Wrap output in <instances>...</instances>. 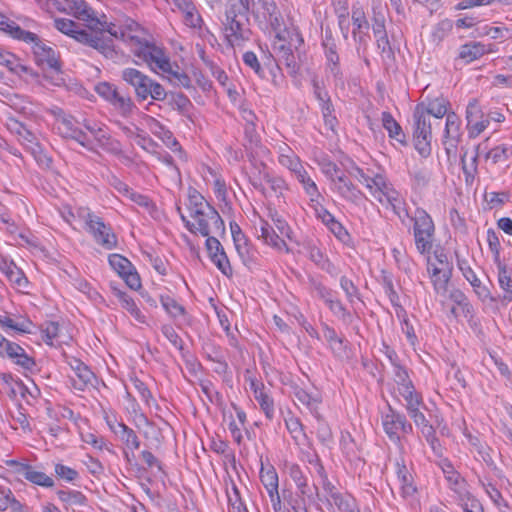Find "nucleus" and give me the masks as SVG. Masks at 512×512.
<instances>
[{"label":"nucleus","instance_id":"26","mask_svg":"<svg viewBox=\"0 0 512 512\" xmlns=\"http://www.w3.org/2000/svg\"><path fill=\"white\" fill-rule=\"evenodd\" d=\"M70 366L74 372L72 381L75 389L83 391L89 385H93L95 375L87 365L80 360L74 359Z\"/></svg>","mask_w":512,"mask_h":512},{"label":"nucleus","instance_id":"64","mask_svg":"<svg viewBox=\"0 0 512 512\" xmlns=\"http://www.w3.org/2000/svg\"><path fill=\"white\" fill-rule=\"evenodd\" d=\"M334 502L342 512H360L356 507L355 500L350 496L336 495Z\"/></svg>","mask_w":512,"mask_h":512},{"label":"nucleus","instance_id":"58","mask_svg":"<svg viewBox=\"0 0 512 512\" xmlns=\"http://www.w3.org/2000/svg\"><path fill=\"white\" fill-rule=\"evenodd\" d=\"M111 104L124 116L132 113L135 108L131 98L117 93L116 97L111 101Z\"/></svg>","mask_w":512,"mask_h":512},{"label":"nucleus","instance_id":"51","mask_svg":"<svg viewBox=\"0 0 512 512\" xmlns=\"http://www.w3.org/2000/svg\"><path fill=\"white\" fill-rule=\"evenodd\" d=\"M204 179L207 183L212 182L213 189L218 198H224L226 194V184L211 168H203Z\"/></svg>","mask_w":512,"mask_h":512},{"label":"nucleus","instance_id":"43","mask_svg":"<svg viewBox=\"0 0 512 512\" xmlns=\"http://www.w3.org/2000/svg\"><path fill=\"white\" fill-rule=\"evenodd\" d=\"M0 64L8 68L9 71L22 75L23 73H28L29 68L22 65L19 62V59L12 53L8 51H4L0 48Z\"/></svg>","mask_w":512,"mask_h":512},{"label":"nucleus","instance_id":"25","mask_svg":"<svg viewBox=\"0 0 512 512\" xmlns=\"http://www.w3.org/2000/svg\"><path fill=\"white\" fill-rule=\"evenodd\" d=\"M113 296L118 300L120 306L126 310L137 322L146 323V316L142 313L135 300L125 291L111 283Z\"/></svg>","mask_w":512,"mask_h":512},{"label":"nucleus","instance_id":"32","mask_svg":"<svg viewBox=\"0 0 512 512\" xmlns=\"http://www.w3.org/2000/svg\"><path fill=\"white\" fill-rule=\"evenodd\" d=\"M279 163L287 168L293 175L304 168L300 158L286 144L279 146Z\"/></svg>","mask_w":512,"mask_h":512},{"label":"nucleus","instance_id":"38","mask_svg":"<svg viewBox=\"0 0 512 512\" xmlns=\"http://www.w3.org/2000/svg\"><path fill=\"white\" fill-rule=\"evenodd\" d=\"M89 139L92 142V148H89L90 150H93L95 146H98L113 153L120 151L119 143L110 137L105 126L92 138L89 137Z\"/></svg>","mask_w":512,"mask_h":512},{"label":"nucleus","instance_id":"56","mask_svg":"<svg viewBox=\"0 0 512 512\" xmlns=\"http://www.w3.org/2000/svg\"><path fill=\"white\" fill-rule=\"evenodd\" d=\"M277 37L279 39V44L275 43L274 49L275 50H279V53H280L279 57L284 59L285 63L288 66H290L293 63V60H294V56H293V53H292L291 48H290V46L293 43V39L292 38L290 39L289 46H287L286 40H285V36H283L282 34L278 33Z\"/></svg>","mask_w":512,"mask_h":512},{"label":"nucleus","instance_id":"28","mask_svg":"<svg viewBox=\"0 0 512 512\" xmlns=\"http://www.w3.org/2000/svg\"><path fill=\"white\" fill-rule=\"evenodd\" d=\"M5 357L24 370L31 371L35 367L34 359L17 343L10 342Z\"/></svg>","mask_w":512,"mask_h":512},{"label":"nucleus","instance_id":"30","mask_svg":"<svg viewBox=\"0 0 512 512\" xmlns=\"http://www.w3.org/2000/svg\"><path fill=\"white\" fill-rule=\"evenodd\" d=\"M293 394L295 399L304 405L311 413L315 415L318 413V408L321 403V396L318 392H310L303 387L295 386Z\"/></svg>","mask_w":512,"mask_h":512},{"label":"nucleus","instance_id":"8","mask_svg":"<svg viewBox=\"0 0 512 512\" xmlns=\"http://www.w3.org/2000/svg\"><path fill=\"white\" fill-rule=\"evenodd\" d=\"M511 153V148L506 145H499L487 151V140L477 145L475 153L471 156L470 162H467V153L462 157L463 171L466 175V181L473 178L477 170V159L484 157L486 161L492 164L505 162Z\"/></svg>","mask_w":512,"mask_h":512},{"label":"nucleus","instance_id":"55","mask_svg":"<svg viewBox=\"0 0 512 512\" xmlns=\"http://www.w3.org/2000/svg\"><path fill=\"white\" fill-rule=\"evenodd\" d=\"M394 383L392 394L397 395V393L401 392L402 387H410L412 386V382L409 379L407 371L401 366H394Z\"/></svg>","mask_w":512,"mask_h":512},{"label":"nucleus","instance_id":"15","mask_svg":"<svg viewBox=\"0 0 512 512\" xmlns=\"http://www.w3.org/2000/svg\"><path fill=\"white\" fill-rule=\"evenodd\" d=\"M109 264L129 288L137 290L141 287L140 277L127 258L119 254H112L109 256Z\"/></svg>","mask_w":512,"mask_h":512},{"label":"nucleus","instance_id":"13","mask_svg":"<svg viewBox=\"0 0 512 512\" xmlns=\"http://www.w3.org/2000/svg\"><path fill=\"white\" fill-rule=\"evenodd\" d=\"M0 328L8 335L31 334L34 324L27 315L4 312L0 314Z\"/></svg>","mask_w":512,"mask_h":512},{"label":"nucleus","instance_id":"16","mask_svg":"<svg viewBox=\"0 0 512 512\" xmlns=\"http://www.w3.org/2000/svg\"><path fill=\"white\" fill-rule=\"evenodd\" d=\"M462 137V129H461V119L459 116L450 112L447 114L444 135H443V145L445 151L448 155L455 154L457 150V146L461 141Z\"/></svg>","mask_w":512,"mask_h":512},{"label":"nucleus","instance_id":"31","mask_svg":"<svg viewBox=\"0 0 512 512\" xmlns=\"http://www.w3.org/2000/svg\"><path fill=\"white\" fill-rule=\"evenodd\" d=\"M490 52H492L491 45H485L481 42H470L460 47L459 58L466 63H470Z\"/></svg>","mask_w":512,"mask_h":512},{"label":"nucleus","instance_id":"42","mask_svg":"<svg viewBox=\"0 0 512 512\" xmlns=\"http://www.w3.org/2000/svg\"><path fill=\"white\" fill-rule=\"evenodd\" d=\"M118 190L124 193L130 200L135 202L137 205L146 209L150 214L153 213L155 206L147 196L131 190L126 184L123 183H119Z\"/></svg>","mask_w":512,"mask_h":512},{"label":"nucleus","instance_id":"60","mask_svg":"<svg viewBox=\"0 0 512 512\" xmlns=\"http://www.w3.org/2000/svg\"><path fill=\"white\" fill-rule=\"evenodd\" d=\"M452 22L449 20H443L438 23L432 31L431 37L434 43H440L452 30Z\"/></svg>","mask_w":512,"mask_h":512},{"label":"nucleus","instance_id":"35","mask_svg":"<svg viewBox=\"0 0 512 512\" xmlns=\"http://www.w3.org/2000/svg\"><path fill=\"white\" fill-rule=\"evenodd\" d=\"M352 22L354 26V37H359V40H362V37L366 35L369 30V23L366 19L363 7L359 4H354L352 7Z\"/></svg>","mask_w":512,"mask_h":512},{"label":"nucleus","instance_id":"17","mask_svg":"<svg viewBox=\"0 0 512 512\" xmlns=\"http://www.w3.org/2000/svg\"><path fill=\"white\" fill-rule=\"evenodd\" d=\"M107 424L110 430L120 439L125 445V455L127 458L134 457L136 450L140 448V440L136 435L135 431L129 428L123 422H119L116 419L107 420Z\"/></svg>","mask_w":512,"mask_h":512},{"label":"nucleus","instance_id":"44","mask_svg":"<svg viewBox=\"0 0 512 512\" xmlns=\"http://www.w3.org/2000/svg\"><path fill=\"white\" fill-rule=\"evenodd\" d=\"M456 495L463 512H484L481 503L470 494L467 488L459 490Z\"/></svg>","mask_w":512,"mask_h":512},{"label":"nucleus","instance_id":"7","mask_svg":"<svg viewBox=\"0 0 512 512\" xmlns=\"http://www.w3.org/2000/svg\"><path fill=\"white\" fill-rule=\"evenodd\" d=\"M410 219L413 223L412 233L416 250L421 255L431 254L435 238V224L432 217L423 208H416Z\"/></svg>","mask_w":512,"mask_h":512},{"label":"nucleus","instance_id":"11","mask_svg":"<svg viewBox=\"0 0 512 512\" xmlns=\"http://www.w3.org/2000/svg\"><path fill=\"white\" fill-rule=\"evenodd\" d=\"M466 128L470 138H476L489 126L487 113L483 111L477 99H471L466 107Z\"/></svg>","mask_w":512,"mask_h":512},{"label":"nucleus","instance_id":"37","mask_svg":"<svg viewBox=\"0 0 512 512\" xmlns=\"http://www.w3.org/2000/svg\"><path fill=\"white\" fill-rule=\"evenodd\" d=\"M25 512L24 505L18 501L12 490L6 486H0V512Z\"/></svg>","mask_w":512,"mask_h":512},{"label":"nucleus","instance_id":"33","mask_svg":"<svg viewBox=\"0 0 512 512\" xmlns=\"http://www.w3.org/2000/svg\"><path fill=\"white\" fill-rule=\"evenodd\" d=\"M261 185L263 192L269 196L275 195L279 197L287 190V184L283 178L269 173L264 174Z\"/></svg>","mask_w":512,"mask_h":512},{"label":"nucleus","instance_id":"24","mask_svg":"<svg viewBox=\"0 0 512 512\" xmlns=\"http://www.w3.org/2000/svg\"><path fill=\"white\" fill-rule=\"evenodd\" d=\"M449 108V101L444 97H435L432 99H427L419 103L415 110L420 112L422 110V115L426 118H430L431 116L435 118H442L444 116L447 117Z\"/></svg>","mask_w":512,"mask_h":512},{"label":"nucleus","instance_id":"49","mask_svg":"<svg viewBox=\"0 0 512 512\" xmlns=\"http://www.w3.org/2000/svg\"><path fill=\"white\" fill-rule=\"evenodd\" d=\"M260 480L267 492L278 489V474L273 466L268 465L265 467L262 464Z\"/></svg>","mask_w":512,"mask_h":512},{"label":"nucleus","instance_id":"40","mask_svg":"<svg viewBox=\"0 0 512 512\" xmlns=\"http://www.w3.org/2000/svg\"><path fill=\"white\" fill-rule=\"evenodd\" d=\"M161 304L165 311L175 320H178L181 323H189L188 315L184 307L180 305L175 299L169 296L162 297Z\"/></svg>","mask_w":512,"mask_h":512},{"label":"nucleus","instance_id":"5","mask_svg":"<svg viewBox=\"0 0 512 512\" xmlns=\"http://www.w3.org/2000/svg\"><path fill=\"white\" fill-rule=\"evenodd\" d=\"M321 172L329 181L330 189L346 201L358 204L363 193L349 180L345 172L328 158L318 161Z\"/></svg>","mask_w":512,"mask_h":512},{"label":"nucleus","instance_id":"52","mask_svg":"<svg viewBox=\"0 0 512 512\" xmlns=\"http://www.w3.org/2000/svg\"><path fill=\"white\" fill-rule=\"evenodd\" d=\"M154 125L156 128L160 129L163 133L159 136V138L166 144L167 147H169L173 152H176L179 154V158L183 161L186 160V156L184 152L182 151V148L180 147L177 140L173 137L172 133L165 129L159 122H154Z\"/></svg>","mask_w":512,"mask_h":512},{"label":"nucleus","instance_id":"36","mask_svg":"<svg viewBox=\"0 0 512 512\" xmlns=\"http://www.w3.org/2000/svg\"><path fill=\"white\" fill-rule=\"evenodd\" d=\"M18 140L34 156V158L37 161H48V159L42 152V147L38 142L37 136L34 133H32L29 129L25 133H23L18 138Z\"/></svg>","mask_w":512,"mask_h":512},{"label":"nucleus","instance_id":"39","mask_svg":"<svg viewBox=\"0 0 512 512\" xmlns=\"http://www.w3.org/2000/svg\"><path fill=\"white\" fill-rule=\"evenodd\" d=\"M440 467L445 474L447 481L449 482L450 488L458 493L459 490L467 488L466 482L460 477V475L454 470L452 464L444 459L440 462Z\"/></svg>","mask_w":512,"mask_h":512},{"label":"nucleus","instance_id":"10","mask_svg":"<svg viewBox=\"0 0 512 512\" xmlns=\"http://www.w3.org/2000/svg\"><path fill=\"white\" fill-rule=\"evenodd\" d=\"M55 116V128L57 132L67 139H72L85 148H92L88 134L78 127V122L71 115L65 114L61 109L52 110Z\"/></svg>","mask_w":512,"mask_h":512},{"label":"nucleus","instance_id":"3","mask_svg":"<svg viewBox=\"0 0 512 512\" xmlns=\"http://www.w3.org/2000/svg\"><path fill=\"white\" fill-rule=\"evenodd\" d=\"M187 210L188 215L181 213V219L190 232L209 236L223 230L220 215L198 192L189 193Z\"/></svg>","mask_w":512,"mask_h":512},{"label":"nucleus","instance_id":"48","mask_svg":"<svg viewBox=\"0 0 512 512\" xmlns=\"http://www.w3.org/2000/svg\"><path fill=\"white\" fill-rule=\"evenodd\" d=\"M320 297L323 299L330 310L339 317H343L346 313L342 303L335 297L334 293L326 288H319Z\"/></svg>","mask_w":512,"mask_h":512},{"label":"nucleus","instance_id":"29","mask_svg":"<svg viewBox=\"0 0 512 512\" xmlns=\"http://www.w3.org/2000/svg\"><path fill=\"white\" fill-rule=\"evenodd\" d=\"M464 278L470 283L475 294L482 302L492 300V295L489 288L484 285L481 280L477 277L474 270L469 266L460 267Z\"/></svg>","mask_w":512,"mask_h":512},{"label":"nucleus","instance_id":"53","mask_svg":"<svg viewBox=\"0 0 512 512\" xmlns=\"http://www.w3.org/2000/svg\"><path fill=\"white\" fill-rule=\"evenodd\" d=\"M233 242L235 245V249L239 257L242 259L243 263H250L252 261L253 252L245 235H238L233 239Z\"/></svg>","mask_w":512,"mask_h":512},{"label":"nucleus","instance_id":"22","mask_svg":"<svg viewBox=\"0 0 512 512\" xmlns=\"http://www.w3.org/2000/svg\"><path fill=\"white\" fill-rule=\"evenodd\" d=\"M494 262L497 268V281L500 289L502 290V301L505 303L512 302V272L506 266V264L501 261L498 251L495 254Z\"/></svg>","mask_w":512,"mask_h":512},{"label":"nucleus","instance_id":"9","mask_svg":"<svg viewBox=\"0 0 512 512\" xmlns=\"http://www.w3.org/2000/svg\"><path fill=\"white\" fill-rule=\"evenodd\" d=\"M78 215L80 219L84 220L88 231L98 244L108 250L116 247L117 238L115 234L98 216L92 214L88 208H80Z\"/></svg>","mask_w":512,"mask_h":512},{"label":"nucleus","instance_id":"1","mask_svg":"<svg viewBox=\"0 0 512 512\" xmlns=\"http://www.w3.org/2000/svg\"><path fill=\"white\" fill-rule=\"evenodd\" d=\"M66 8L80 21L85 23L81 28L77 23L67 18H55L54 26L61 33L76 41L95 48L106 58L115 60L118 53L110 37L121 40L136 58L137 64L145 63L151 71L166 78L173 84L188 87L189 77L175 63H172L168 53L152 42L146 29L130 18L117 23H107L99 18L84 0H64Z\"/></svg>","mask_w":512,"mask_h":512},{"label":"nucleus","instance_id":"50","mask_svg":"<svg viewBox=\"0 0 512 512\" xmlns=\"http://www.w3.org/2000/svg\"><path fill=\"white\" fill-rule=\"evenodd\" d=\"M414 136H432L430 118L422 115V110L417 112L414 110Z\"/></svg>","mask_w":512,"mask_h":512},{"label":"nucleus","instance_id":"18","mask_svg":"<svg viewBox=\"0 0 512 512\" xmlns=\"http://www.w3.org/2000/svg\"><path fill=\"white\" fill-rule=\"evenodd\" d=\"M396 487L401 497L407 501H413L417 493V487L413 475L404 461H397L395 465Z\"/></svg>","mask_w":512,"mask_h":512},{"label":"nucleus","instance_id":"59","mask_svg":"<svg viewBox=\"0 0 512 512\" xmlns=\"http://www.w3.org/2000/svg\"><path fill=\"white\" fill-rule=\"evenodd\" d=\"M44 78L53 86H61L65 83L63 73L61 71V63L58 62L57 67H47L44 69Z\"/></svg>","mask_w":512,"mask_h":512},{"label":"nucleus","instance_id":"61","mask_svg":"<svg viewBox=\"0 0 512 512\" xmlns=\"http://www.w3.org/2000/svg\"><path fill=\"white\" fill-rule=\"evenodd\" d=\"M75 287L85 294L88 299L93 301L94 303H101L103 301L102 296L100 293L94 289L87 281L85 280H77L75 283Z\"/></svg>","mask_w":512,"mask_h":512},{"label":"nucleus","instance_id":"62","mask_svg":"<svg viewBox=\"0 0 512 512\" xmlns=\"http://www.w3.org/2000/svg\"><path fill=\"white\" fill-rule=\"evenodd\" d=\"M290 476L293 479V481L295 482V484H296L297 488L299 489L300 493L302 495H308L307 478L303 474V472H302V470L300 469L299 466H297V465L291 466V468H290Z\"/></svg>","mask_w":512,"mask_h":512},{"label":"nucleus","instance_id":"41","mask_svg":"<svg viewBox=\"0 0 512 512\" xmlns=\"http://www.w3.org/2000/svg\"><path fill=\"white\" fill-rule=\"evenodd\" d=\"M381 122L383 128L388 132L390 138L399 142H403L404 134L401 126L397 123L394 117L389 112H382Z\"/></svg>","mask_w":512,"mask_h":512},{"label":"nucleus","instance_id":"4","mask_svg":"<svg viewBox=\"0 0 512 512\" xmlns=\"http://www.w3.org/2000/svg\"><path fill=\"white\" fill-rule=\"evenodd\" d=\"M252 0H229L222 19V34L227 44L241 47L250 38V30L245 24L246 14L251 9Z\"/></svg>","mask_w":512,"mask_h":512},{"label":"nucleus","instance_id":"14","mask_svg":"<svg viewBox=\"0 0 512 512\" xmlns=\"http://www.w3.org/2000/svg\"><path fill=\"white\" fill-rule=\"evenodd\" d=\"M382 426L387 436L394 442L400 441V432L411 433L413 430L406 417L391 408L382 416Z\"/></svg>","mask_w":512,"mask_h":512},{"label":"nucleus","instance_id":"23","mask_svg":"<svg viewBox=\"0 0 512 512\" xmlns=\"http://www.w3.org/2000/svg\"><path fill=\"white\" fill-rule=\"evenodd\" d=\"M0 271L5 274L10 283L19 291L26 292L29 286L27 277L23 271L18 268L12 261L0 257Z\"/></svg>","mask_w":512,"mask_h":512},{"label":"nucleus","instance_id":"21","mask_svg":"<svg viewBox=\"0 0 512 512\" xmlns=\"http://www.w3.org/2000/svg\"><path fill=\"white\" fill-rule=\"evenodd\" d=\"M394 397L403 404L410 418L415 417L416 414H422V409L426 408L421 393L416 391L414 385L402 387L401 392Z\"/></svg>","mask_w":512,"mask_h":512},{"label":"nucleus","instance_id":"47","mask_svg":"<svg viewBox=\"0 0 512 512\" xmlns=\"http://www.w3.org/2000/svg\"><path fill=\"white\" fill-rule=\"evenodd\" d=\"M62 330L63 328L56 322L45 323L42 329L45 342L48 345L65 342V339L62 337Z\"/></svg>","mask_w":512,"mask_h":512},{"label":"nucleus","instance_id":"20","mask_svg":"<svg viewBox=\"0 0 512 512\" xmlns=\"http://www.w3.org/2000/svg\"><path fill=\"white\" fill-rule=\"evenodd\" d=\"M255 234L265 245L280 251L288 252V246L286 242L279 237L269 223L263 218L259 217L258 222L254 225Z\"/></svg>","mask_w":512,"mask_h":512},{"label":"nucleus","instance_id":"27","mask_svg":"<svg viewBox=\"0 0 512 512\" xmlns=\"http://www.w3.org/2000/svg\"><path fill=\"white\" fill-rule=\"evenodd\" d=\"M250 388L253 392L255 400L259 403L261 410L264 412L268 419L274 416V401L266 391L264 385L260 382L252 380Z\"/></svg>","mask_w":512,"mask_h":512},{"label":"nucleus","instance_id":"45","mask_svg":"<svg viewBox=\"0 0 512 512\" xmlns=\"http://www.w3.org/2000/svg\"><path fill=\"white\" fill-rule=\"evenodd\" d=\"M0 30H3L10 34L13 38L18 40H32L33 37L29 31H25L17 26L14 22L10 21L7 17L0 14Z\"/></svg>","mask_w":512,"mask_h":512},{"label":"nucleus","instance_id":"46","mask_svg":"<svg viewBox=\"0 0 512 512\" xmlns=\"http://www.w3.org/2000/svg\"><path fill=\"white\" fill-rule=\"evenodd\" d=\"M25 479L30 483L44 487V488H52L54 486V479L47 475L45 472L37 470L34 466H30Z\"/></svg>","mask_w":512,"mask_h":512},{"label":"nucleus","instance_id":"12","mask_svg":"<svg viewBox=\"0 0 512 512\" xmlns=\"http://www.w3.org/2000/svg\"><path fill=\"white\" fill-rule=\"evenodd\" d=\"M30 35L33 37L32 40L26 39L23 41L31 45V50L37 65L43 69L47 67H57L59 54L54 47L41 40L36 34L30 32Z\"/></svg>","mask_w":512,"mask_h":512},{"label":"nucleus","instance_id":"63","mask_svg":"<svg viewBox=\"0 0 512 512\" xmlns=\"http://www.w3.org/2000/svg\"><path fill=\"white\" fill-rule=\"evenodd\" d=\"M54 472L58 478L67 482H73L79 477V473L75 469L61 463L55 464Z\"/></svg>","mask_w":512,"mask_h":512},{"label":"nucleus","instance_id":"2","mask_svg":"<svg viewBox=\"0 0 512 512\" xmlns=\"http://www.w3.org/2000/svg\"><path fill=\"white\" fill-rule=\"evenodd\" d=\"M349 174L369 190L370 194L384 207L390 208L404 223L403 216H408L405 206V198L387 180L380 171L368 170L364 172L359 167H352Z\"/></svg>","mask_w":512,"mask_h":512},{"label":"nucleus","instance_id":"54","mask_svg":"<svg viewBox=\"0 0 512 512\" xmlns=\"http://www.w3.org/2000/svg\"><path fill=\"white\" fill-rule=\"evenodd\" d=\"M417 428L420 430L423 437L426 439V441H433L434 438H436V433L434 427L429 424L428 420L426 419L425 415L422 414H416L415 417L411 418Z\"/></svg>","mask_w":512,"mask_h":512},{"label":"nucleus","instance_id":"19","mask_svg":"<svg viewBox=\"0 0 512 512\" xmlns=\"http://www.w3.org/2000/svg\"><path fill=\"white\" fill-rule=\"evenodd\" d=\"M255 17L269 24L274 30L280 26V14L274 0H257L251 2Z\"/></svg>","mask_w":512,"mask_h":512},{"label":"nucleus","instance_id":"57","mask_svg":"<svg viewBox=\"0 0 512 512\" xmlns=\"http://www.w3.org/2000/svg\"><path fill=\"white\" fill-rule=\"evenodd\" d=\"M325 56H326V60H327L329 73L334 78H336L339 74V67H338L339 57L335 50L334 44H331L330 46L328 44H325Z\"/></svg>","mask_w":512,"mask_h":512},{"label":"nucleus","instance_id":"34","mask_svg":"<svg viewBox=\"0 0 512 512\" xmlns=\"http://www.w3.org/2000/svg\"><path fill=\"white\" fill-rule=\"evenodd\" d=\"M58 499L68 508L83 507L87 505L86 496L77 490L60 489L56 492Z\"/></svg>","mask_w":512,"mask_h":512},{"label":"nucleus","instance_id":"6","mask_svg":"<svg viewBox=\"0 0 512 512\" xmlns=\"http://www.w3.org/2000/svg\"><path fill=\"white\" fill-rule=\"evenodd\" d=\"M122 79L134 88L139 101H145L148 97L155 101L166 98V90L160 83L135 68H125L122 71Z\"/></svg>","mask_w":512,"mask_h":512}]
</instances>
